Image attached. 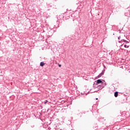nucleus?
Returning a JSON list of instances; mask_svg holds the SVG:
<instances>
[{
    "label": "nucleus",
    "instance_id": "obj_3",
    "mask_svg": "<svg viewBox=\"0 0 130 130\" xmlns=\"http://www.w3.org/2000/svg\"><path fill=\"white\" fill-rule=\"evenodd\" d=\"M104 73H105V70L104 69L102 71V72L99 74V75L98 76V78H101L103 75H104Z\"/></svg>",
    "mask_w": 130,
    "mask_h": 130
},
{
    "label": "nucleus",
    "instance_id": "obj_6",
    "mask_svg": "<svg viewBox=\"0 0 130 130\" xmlns=\"http://www.w3.org/2000/svg\"><path fill=\"white\" fill-rule=\"evenodd\" d=\"M45 65V63H44L43 62H40V66L41 67H44Z\"/></svg>",
    "mask_w": 130,
    "mask_h": 130
},
{
    "label": "nucleus",
    "instance_id": "obj_7",
    "mask_svg": "<svg viewBox=\"0 0 130 130\" xmlns=\"http://www.w3.org/2000/svg\"><path fill=\"white\" fill-rule=\"evenodd\" d=\"M129 46H126V45H124V47H125V48H128Z\"/></svg>",
    "mask_w": 130,
    "mask_h": 130
},
{
    "label": "nucleus",
    "instance_id": "obj_16",
    "mask_svg": "<svg viewBox=\"0 0 130 130\" xmlns=\"http://www.w3.org/2000/svg\"><path fill=\"white\" fill-rule=\"evenodd\" d=\"M96 100H98V98H96Z\"/></svg>",
    "mask_w": 130,
    "mask_h": 130
},
{
    "label": "nucleus",
    "instance_id": "obj_1",
    "mask_svg": "<svg viewBox=\"0 0 130 130\" xmlns=\"http://www.w3.org/2000/svg\"><path fill=\"white\" fill-rule=\"evenodd\" d=\"M94 83H95L93 84V86H94V85H95V86H98V84H101L102 85V84H104V83H106V82H105V80H104L99 79V80H97L96 81H95L94 82Z\"/></svg>",
    "mask_w": 130,
    "mask_h": 130
},
{
    "label": "nucleus",
    "instance_id": "obj_11",
    "mask_svg": "<svg viewBox=\"0 0 130 130\" xmlns=\"http://www.w3.org/2000/svg\"><path fill=\"white\" fill-rule=\"evenodd\" d=\"M120 38H121V37H120V36H119V37H118V40H120Z\"/></svg>",
    "mask_w": 130,
    "mask_h": 130
},
{
    "label": "nucleus",
    "instance_id": "obj_15",
    "mask_svg": "<svg viewBox=\"0 0 130 130\" xmlns=\"http://www.w3.org/2000/svg\"><path fill=\"white\" fill-rule=\"evenodd\" d=\"M104 69H106V67H105V66L104 65Z\"/></svg>",
    "mask_w": 130,
    "mask_h": 130
},
{
    "label": "nucleus",
    "instance_id": "obj_14",
    "mask_svg": "<svg viewBox=\"0 0 130 130\" xmlns=\"http://www.w3.org/2000/svg\"><path fill=\"white\" fill-rule=\"evenodd\" d=\"M103 118H100L99 119V121H101V120L100 119H102Z\"/></svg>",
    "mask_w": 130,
    "mask_h": 130
},
{
    "label": "nucleus",
    "instance_id": "obj_13",
    "mask_svg": "<svg viewBox=\"0 0 130 130\" xmlns=\"http://www.w3.org/2000/svg\"><path fill=\"white\" fill-rule=\"evenodd\" d=\"M59 67L61 68V64H59Z\"/></svg>",
    "mask_w": 130,
    "mask_h": 130
},
{
    "label": "nucleus",
    "instance_id": "obj_9",
    "mask_svg": "<svg viewBox=\"0 0 130 130\" xmlns=\"http://www.w3.org/2000/svg\"><path fill=\"white\" fill-rule=\"evenodd\" d=\"M121 40L122 41V42H125V41H126V40H125L124 39H122V40Z\"/></svg>",
    "mask_w": 130,
    "mask_h": 130
},
{
    "label": "nucleus",
    "instance_id": "obj_2",
    "mask_svg": "<svg viewBox=\"0 0 130 130\" xmlns=\"http://www.w3.org/2000/svg\"><path fill=\"white\" fill-rule=\"evenodd\" d=\"M105 86H106V83H104L103 84L98 85L96 88H98V89H99V90H102V89H103V88H104V87H105Z\"/></svg>",
    "mask_w": 130,
    "mask_h": 130
},
{
    "label": "nucleus",
    "instance_id": "obj_8",
    "mask_svg": "<svg viewBox=\"0 0 130 130\" xmlns=\"http://www.w3.org/2000/svg\"><path fill=\"white\" fill-rule=\"evenodd\" d=\"M47 102H48V101L45 100V101L44 102V104L46 105L47 104Z\"/></svg>",
    "mask_w": 130,
    "mask_h": 130
},
{
    "label": "nucleus",
    "instance_id": "obj_12",
    "mask_svg": "<svg viewBox=\"0 0 130 130\" xmlns=\"http://www.w3.org/2000/svg\"><path fill=\"white\" fill-rule=\"evenodd\" d=\"M119 43H122L121 40V41H119Z\"/></svg>",
    "mask_w": 130,
    "mask_h": 130
},
{
    "label": "nucleus",
    "instance_id": "obj_4",
    "mask_svg": "<svg viewBox=\"0 0 130 130\" xmlns=\"http://www.w3.org/2000/svg\"><path fill=\"white\" fill-rule=\"evenodd\" d=\"M117 119H118V121L120 122L121 121H122V119L121 118V116H118L117 117Z\"/></svg>",
    "mask_w": 130,
    "mask_h": 130
},
{
    "label": "nucleus",
    "instance_id": "obj_10",
    "mask_svg": "<svg viewBox=\"0 0 130 130\" xmlns=\"http://www.w3.org/2000/svg\"><path fill=\"white\" fill-rule=\"evenodd\" d=\"M125 43L126 44H127V43H129V42H128V41H125Z\"/></svg>",
    "mask_w": 130,
    "mask_h": 130
},
{
    "label": "nucleus",
    "instance_id": "obj_5",
    "mask_svg": "<svg viewBox=\"0 0 130 130\" xmlns=\"http://www.w3.org/2000/svg\"><path fill=\"white\" fill-rule=\"evenodd\" d=\"M114 96L115 97H117L118 96V91H116L114 93Z\"/></svg>",
    "mask_w": 130,
    "mask_h": 130
}]
</instances>
